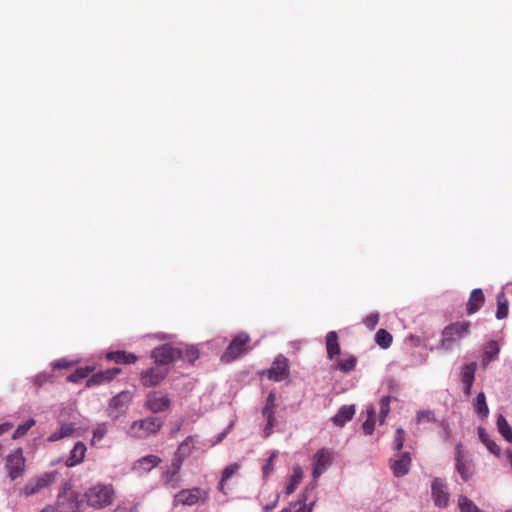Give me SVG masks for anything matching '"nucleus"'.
Returning a JSON list of instances; mask_svg holds the SVG:
<instances>
[{"mask_svg": "<svg viewBox=\"0 0 512 512\" xmlns=\"http://www.w3.org/2000/svg\"><path fill=\"white\" fill-rule=\"evenodd\" d=\"M412 463L411 454L408 451L399 452L389 461L390 469L395 477L400 478L407 475Z\"/></svg>", "mask_w": 512, "mask_h": 512, "instance_id": "13", "label": "nucleus"}, {"mask_svg": "<svg viewBox=\"0 0 512 512\" xmlns=\"http://www.w3.org/2000/svg\"><path fill=\"white\" fill-rule=\"evenodd\" d=\"M277 503H278V498H277L275 501H273V502H271V503L267 504V505L264 507V510H265V511H269V510L274 509V508L276 507Z\"/></svg>", "mask_w": 512, "mask_h": 512, "instance_id": "56", "label": "nucleus"}, {"mask_svg": "<svg viewBox=\"0 0 512 512\" xmlns=\"http://www.w3.org/2000/svg\"><path fill=\"white\" fill-rule=\"evenodd\" d=\"M432 498L437 507L444 508L449 503V493L442 479L435 478L431 485Z\"/></svg>", "mask_w": 512, "mask_h": 512, "instance_id": "17", "label": "nucleus"}, {"mask_svg": "<svg viewBox=\"0 0 512 512\" xmlns=\"http://www.w3.org/2000/svg\"><path fill=\"white\" fill-rule=\"evenodd\" d=\"M55 382L56 376L53 372H40L33 378V384L37 389L41 388L47 383L53 384Z\"/></svg>", "mask_w": 512, "mask_h": 512, "instance_id": "37", "label": "nucleus"}, {"mask_svg": "<svg viewBox=\"0 0 512 512\" xmlns=\"http://www.w3.org/2000/svg\"><path fill=\"white\" fill-rule=\"evenodd\" d=\"M113 512H128V508L125 506H117Z\"/></svg>", "mask_w": 512, "mask_h": 512, "instance_id": "58", "label": "nucleus"}, {"mask_svg": "<svg viewBox=\"0 0 512 512\" xmlns=\"http://www.w3.org/2000/svg\"><path fill=\"white\" fill-rule=\"evenodd\" d=\"M106 433H107V428H106L105 424H100L93 430V436H94V438H97L98 440H101L105 436Z\"/></svg>", "mask_w": 512, "mask_h": 512, "instance_id": "51", "label": "nucleus"}, {"mask_svg": "<svg viewBox=\"0 0 512 512\" xmlns=\"http://www.w3.org/2000/svg\"><path fill=\"white\" fill-rule=\"evenodd\" d=\"M250 336L241 332L238 333L229 343L228 347L222 355V360L225 362H231L238 358L240 355L245 353L246 345L250 342Z\"/></svg>", "mask_w": 512, "mask_h": 512, "instance_id": "7", "label": "nucleus"}, {"mask_svg": "<svg viewBox=\"0 0 512 512\" xmlns=\"http://www.w3.org/2000/svg\"><path fill=\"white\" fill-rule=\"evenodd\" d=\"M75 365V362L66 358L58 359L51 363L52 370L68 369Z\"/></svg>", "mask_w": 512, "mask_h": 512, "instance_id": "47", "label": "nucleus"}, {"mask_svg": "<svg viewBox=\"0 0 512 512\" xmlns=\"http://www.w3.org/2000/svg\"><path fill=\"white\" fill-rule=\"evenodd\" d=\"M121 372L119 367L108 368L106 370L99 371L94 373L90 378L86 381V387L91 388L94 386L102 385L105 383L111 382L116 375Z\"/></svg>", "mask_w": 512, "mask_h": 512, "instance_id": "18", "label": "nucleus"}, {"mask_svg": "<svg viewBox=\"0 0 512 512\" xmlns=\"http://www.w3.org/2000/svg\"><path fill=\"white\" fill-rule=\"evenodd\" d=\"M455 462L456 470L461 479L464 482L469 481L475 473V466L472 459L466 456L461 443H458L455 447Z\"/></svg>", "mask_w": 512, "mask_h": 512, "instance_id": "6", "label": "nucleus"}, {"mask_svg": "<svg viewBox=\"0 0 512 512\" xmlns=\"http://www.w3.org/2000/svg\"><path fill=\"white\" fill-rule=\"evenodd\" d=\"M176 348V356L179 360L194 364L199 358V349L195 345L177 346Z\"/></svg>", "mask_w": 512, "mask_h": 512, "instance_id": "23", "label": "nucleus"}, {"mask_svg": "<svg viewBox=\"0 0 512 512\" xmlns=\"http://www.w3.org/2000/svg\"><path fill=\"white\" fill-rule=\"evenodd\" d=\"M128 512H139L137 505H134V506L128 508Z\"/></svg>", "mask_w": 512, "mask_h": 512, "instance_id": "62", "label": "nucleus"}, {"mask_svg": "<svg viewBox=\"0 0 512 512\" xmlns=\"http://www.w3.org/2000/svg\"><path fill=\"white\" fill-rule=\"evenodd\" d=\"M170 399L167 395H163L161 392L154 391L148 394L146 400V406L154 413L163 412L170 406Z\"/></svg>", "mask_w": 512, "mask_h": 512, "instance_id": "16", "label": "nucleus"}, {"mask_svg": "<svg viewBox=\"0 0 512 512\" xmlns=\"http://www.w3.org/2000/svg\"><path fill=\"white\" fill-rule=\"evenodd\" d=\"M168 373V367H150L141 372L140 381L145 387H154L159 385L166 378Z\"/></svg>", "mask_w": 512, "mask_h": 512, "instance_id": "14", "label": "nucleus"}, {"mask_svg": "<svg viewBox=\"0 0 512 512\" xmlns=\"http://www.w3.org/2000/svg\"><path fill=\"white\" fill-rule=\"evenodd\" d=\"M376 411L373 406L367 409V419H375Z\"/></svg>", "mask_w": 512, "mask_h": 512, "instance_id": "55", "label": "nucleus"}, {"mask_svg": "<svg viewBox=\"0 0 512 512\" xmlns=\"http://www.w3.org/2000/svg\"><path fill=\"white\" fill-rule=\"evenodd\" d=\"M273 427H274V426H269V425H268V422L266 423V426H265L264 432L266 433V435H267V436L271 433V430L273 429Z\"/></svg>", "mask_w": 512, "mask_h": 512, "instance_id": "59", "label": "nucleus"}, {"mask_svg": "<svg viewBox=\"0 0 512 512\" xmlns=\"http://www.w3.org/2000/svg\"><path fill=\"white\" fill-rule=\"evenodd\" d=\"M262 374L275 382L288 378L290 375L288 359L284 355L279 354L275 357L271 367L263 371Z\"/></svg>", "mask_w": 512, "mask_h": 512, "instance_id": "9", "label": "nucleus"}, {"mask_svg": "<svg viewBox=\"0 0 512 512\" xmlns=\"http://www.w3.org/2000/svg\"><path fill=\"white\" fill-rule=\"evenodd\" d=\"M13 427V424L10 422H5L0 424V436L5 432H8Z\"/></svg>", "mask_w": 512, "mask_h": 512, "instance_id": "54", "label": "nucleus"}, {"mask_svg": "<svg viewBox=\"0 0 512 512\" xmlns=\"http://www.w3.org/2000/svg\"><path fill=\"white\" fill-rule=\"evenodd\" d=\"M460 512H483L475 503L466 496H460L458 499Z\"/></svg>", "mask_w": 512, "mask_h": 512, "instance_id": "40", "label": "nucleus"}, {"mask_svg": "<svg viewBox=\"0 0 512 512\" xmlns=\"http://www.w3.org/2000/svg\"><path fill=\"white\" fill-rule=\"evenodd\" d=\"M417 421L418 423H421V422H436V417H435V414L433 411L431 410H423V411H419L417 413Z\"/></svg>", "mask_w": 512, "mask_h": 512, "instance_id": "46", "label": "nucleus"}, {"mask_svg": "<svg viewBox=\"0 0 512 512\" xmlns=\"http://www.w3.org/2000/svg\"><path fill=\"white\" fill-rule=\"evenodd\" d=\"M477 369V364L475 362L464 364L461 368V381L464 385L463 393L466 397L471 395V389L473 383L475 381V372Z\"/></svg>", "mask_w": 512, "mask_h": 512, "instance_id": "19", "label": "nucleus"}, {"mask_svg": "<svg viewBox=\"0 0 512 512\" xmlns=\"http://www.w3.org/2000/svg\"><path fill=\"white\" fill-rule=\"evenodd\" d=\"M390 401H391V397L388 395L383 396L379 401V405H380L379 423L380 424H384L385 419L390 412Z\"/></svg>", "mask_w": 512, "mask_h": 512, "instance_id": "42", "label": "nucleus"}, {"mask_svg": "<svg viewBox=\"0 0 512 512\" xmlns=\"http://www.w3.org/2000/svg\"><path fill=\"white\" fill-rule=\"evenodd\" d=\"M83 499L78 492L72 489L70 482H64L57 495V509L59 512H79Z\"/></svg>", "mask_w": 512, "mask_h": 512, "instance_id": "1", "label": "nucleus"}, {"mask_svg": "<svg viewBox=\"0 0 512 512\" xmlns=\"http://www.w3.org/2000/svg\"><path fill=\"white\" fill-rule=\"evenodd\" d=\"M500 347L497 341L491 340L487 343V346L482 355V365L486 368L492 361L498 359Z\"/></svg>", "mask_w": 512, "mask_h": 512, "instance_id": "27", "label": "nucleus"}, {"mask_svg": "<svg viewBox=\"0 0 512 512\" xmlns=\"http://www.w3.org/2000/svg\"><path fill=\"white\" fill-rule=\"evenodd\" d=\"M25 463L26 459L22 448H17L13 453L6 456L5 469L10 480L14 481L24 474Z\"/></svg>", "mask_w": 512, "mask_h": 512, "instance_id": "5", "label": "nucleus"}, {"mask_svg": "<svg viewBox=\"0 0 512 512\" xmlns=\"http://www.w3.org/2000/svg\"><path fill=\"white\" fill-rule=\"evenodd\" d=\"M277 455L278 452L276 450L272 451L262 466V476L264 480H267L271 473L274 471V460L276 459Z\"/></svg>", "mask_w": 512, "mask_h": 512, "instance_id": "41", "label": "nucleus"}, {"mask_svg": "<svg viewBox=\"0 0 512 512\" xmlns=\"http://www.w3.org/2000/svg\"><path fill=\"white\" fill-rule=\"evenodd\" d=\"M133 399V392L130 390H123L115 395L109 402L108 409L109 415L118 419L124 415L129 408V405Z\"/></svg>", "mask_w": 512, "mask_h": 512, "instance_id": "8", "label": "nucleus"}, {"mask_svg": "<svg viewBox=\"0 0 512 512\" xmlns=\"http://www.w3.org/2000/svg\"><path fill=\"white\" fill-rule=\"evenodd\" d=\"M357 358L353 355L349 356L346 359H341L337 363V369H339L343 373H350L356 368Z\"/></svg>", "mask_w": 512, "mask_h": 512, "instance_id": "38", "label": "nucleus"}, {"mask_svg": "<svg viewBox=\"0 0 512 512\" xmlns=\"http://www.w3.org/2000/svg\"><path fill=\"white\" fill-rule=\"evenodd\" d=\"M507 461L509 462V464L511 465L512 467V451L511 450H508L507 451Z\"/></svg>", "mask_w": 512, "mask_h": 512, "instance_id": "60", "label": "nucleus"}, {"mask_svg": "<svg viewBox=\"0 0 512 512\" xmlns=\"http://www.w3.org/2000/svg\"><path fill=\"white\" fill-rule=\"evenodd\" d=\"M326 349L327 357L332 360L341 353V348L338 343V335L335 331H330L326 334Z\"/></svg>", "mask_w": 512, "mask_h": 512, "instance_id": "28", "label": "nucleus"}, {"mask_svg": "<svg viewBox=\"0 0 512 512\" xmlns=\"http://www.w3.org/2000/svg\"><path fill=\"white\" fill-rule=\"evenodd\" d=\"M303 478V470L300 465H294L293 466V473L289 477V482L285 487V494L291 495L295 492L298 485L301 483Z\"/></svg>", "mask_w": 512, "mask_h": 512, "instance_id": "29", "label": "nucleus"}, {"mask_svg": "<svg viewBox=\"0 0 512 512\" xmlns=\"http://www.w3.org/2000/svg\"><path fill=\"white\" fill-rule=\"evenodd\" d=\"M209 500V492L198 487L182 489L175 494L173 505L194 506L198 503L205 504Z\"/></svg>", "mask_w": 512, "mask_h": 512, "instance_id": "4", "label": "nucleus"}, {"mask_svg": "<svg viewBox=\"0 0 512 512\" xmlns=\"http://www.w3.org/2000/svg\"><path fill=\"white\" fill-rule=\"evenodd\" d=\"M485 302V296L480 288L473 289L466 305V311L472 315L480 310Z\"/></svg>", "mask_w": 512, "mask_h": 512, "instance_id": "20", "label": "nucleus"}, {"mask_svg": "<svg viewBox=\"0 0 512 512\" xmlns=\"http://www.w3.org/2000/svg\"><path fill=\"white\" fill-rule=\"evenodd\" d=\"M405 442V431L403 428L399 427L396 429L393 439L392 448L397 453L402 452V448Z\"/></svg>", "mask_w": 512, "mask_h": 512, "instance_id": "43", "label": "nucleus"}, {"mask_svg": "<svg viewBox=\"0 0 512 512\" xmlns=\"http://www.w3.org/2000/svg\"><path fill=\"white\" fill-rule=\"evenodd\" d=\"M362 429L366 435H371L375 429V419H366L362 424Z\"/></svg>", "mask_w": 512, "mask_h": 512, "instance_id": "50", "label": "nucleus"}, {"mask_svg": "<svg viewBox=\"0 0 512 512\" xmlns=\"http://www.w3.org/2000/svg\"><path fill=\"white\" fill-rule=\"evenodd\" d=\"M163 425V421L159 417H147L140 421H136L133 427L139 426L140 429L145 430L146 434L157 432Z\"/></svg>", "mask_w": 512, "mask_h": 512, "instance_id": "26", "label": "nucleus"}, {"mask_svg": "<svg viewBox=\"0 0 512 512\" xmlns=\"http://www.w3.org/2000/svg\"><path fill=\"white\" fill-rule=\"evenodd\" d=\"M393 337L390 332L386 329H379L375 334V342L383 349H387L391 346Z\"/></svg>", "mask_w": 512, "mask_h": 512, "instance_id": "36", "label": "nucleus"}, {"mask_svg": "<svg viewBox=\"0 0 512 512\" xmlns=\"http://www.w3.org/2000/svg\"><path fill=\"white\" fill-rule=\"evenodd\" d=\"M231 427H232V424H230L225 430L220 432L217 435L216 439L213 441L212 445H216V444H219L220 442H222L226 438V436L229 433Z\"/></svg>", "mask_w": 512, "mask_h": 512, "instance_id": "52", "label": "nucleus"}, {"mask_svg": "<svg viewBox=\"0 0 512 512\" xmlns=\"http://www.w3.org/2000/svg\"><path fill=\"white\" fill-rule=\"evenodd\" d=\"M191 441V437H187L179 446V451H182L187 445L188 443Z\"/></svg>", "mask_w": 512, "mask_h": 512, "instance_id": "57", "label": "nucleus"}, {"mask_svg": "<svg viewBox=\"0 0 512 512\" xmlns=\"http://www.w3.org/2000/svg\"><path fill=\"white\" fill-rule=\"evenodd\" d=\"M275 401H276V394L274 391H270L266 398L265 405L262 408V415L266 419V421H268L269 426L276 425Z\"/></svg>", "mask_w": 512, "mask_h": 512, "instance_id": "21", "label": "nucleus"}, {"mask_svg": "<svg viewBox=\"0 0 512 512\" xmlns=\"http://www.w3.org/2000/svg\"><path fill=\"white\" fill-rule=\"evenodd\" d=\"M379 322V314L378 313H370L363 319V324L369 329H375L376 325Z\"/></svg>", "mask_w": 512, "mask_h": 512, "instance_id": "48", "label": "nucleus"}, {"mask_svg": "<svg viewBox=\"0 0 512 512\" xmlns=\"http://www.w3.org/2000/svg\"><path fill=\"white\" fill-rule=\"evenodd\" d=\"M316 484H310L307 486L302 493L299 503L302 504L295 512H311V507H307L308 492L315 488Z\"/></svg>", "mask_w": 512, "mask_h": 512, "instance_id": "44", "label": "nucleus"}, {"mask_svg": "<svg viewBox=\"0 0 512 512\" xmlns=\"http://www.w3.org/2000/svg\"><path fill=\"white\" fill-rule=\"evenodd\" d=\"M57 474L56 471H50L30 479L23 488L24 494L26 496L37 494L52 484L56 480Z\"/></svg>", "mask_w": 512, "mask_h": 512, "instance_id": "10", "label": "nucleus"}, {"mask_svg": "<svg viewBox=\"0 0 512 512\" xmlns=\"http://www.w3.org/2000/svg\"><path fill=\"white\" fill-rule=\"evenodd\" d=\"M87 448L83 442H77L73 449L70 451V455L67 458L65 465L67 467H73L81 463L85 457Z\"/></svg>", "mask_w": 512, "mask_h": 512, "instance_id": "25", "label": "nucleus"}, {"mask_svg": "<svg viewBox=\"0 0 512 512\" xmlns=\"http://www.w3.org/2000/svg\"><path fill=\"white\" fill-rule=\"evenodd\" d=\"M63 435L61 434V432L59 431V429H57L56 431H54L53 433H51L49 436H48V441L49 442H55V441H58L60 439H63Z\"/></svg>", "mask_w": 512, "mask_h": 512, "instance_id": "53", "label": "nucleus"}, {"mask_svg": "<svg viewBox=\"0 0 512 512\" xmlns=\"http://www.w3.org/2000/svg\"><path fill=\"white\" fill-rule=\"evenodd\" d=\"M355 411V405H343L339 408L338 412L332 417L331 420L334 425L343 427L353 418Z\"/></svg>", "mask_w": 512, "mask_h": 512, "instance_id": "22", "label": "nucleus"}, {"mask_svg": "<svg viewBox=\"0 0 512 512\" xmlns=\"http://www.w3.org/2000/svg\"><path fill=\"white\" fill-rule=\"evenodd\" d=\"M182 463L183 458L181 456H177L172 460L170 465L161 467V480L165 486L175 489L180 485V479L177 476L181 470Z\"/></svg>", "mask_w": 512, "mask_h": 512, "instance_id": "11", "label": "nucleus"}, {"mask_svg": "<svg viewBox=\"0 0 512 512\" xmlns=\"http://www.w3.org/2000/svg\"><path fill=\"white\" fill-rule=\"evenodd\" d=\"M496 299H497V310H496L495 316L498 320H501L508 316L509 301L503 291H501L497 294Z\"/></svg>", "mask_w": 512, "mask_h": 512, "instance_id": "32", "label": "nucleus"}, {"mask_svg": "<svg viewBox=\"0 0 512 512\" xmlns=\"http://www.w3.org/2000/svg\"><path fill=\"white\" fill-rule=\"evenodd\" d=\"M176 350L177 348L170 344H163L152 351V357L157 366L168 367L170 363L177 360Z\"/></svg>", "mask_w": 512, "mask_h": 512, "instance_id": "15", "label": "nucleus"}, {"mask_svg": "<svg viewBox=\"0 0 512 512\" xmlns=\"http://www.w3.org/2000/svg\"><path fill=\"white\" fill-rule=\"evenodd\" d=\"M471 322H453L447 325L443 331L440 340V347L450 350L454 343L458 342L470 332Z\"/></svg>", "mask_w": 512, "mask_h": 512, "instance_id": "3", "label": "nucleus"}, {"mask_svg": "<svg viewBox=\"0 0 512 512\" xmlns=\"http://www.w3.org/2000/svg\"><path fill=\"white\" fill-rule=\"evenodd\" d=\"M36 424V420L34 418H29L24 423L19 424L15 431L13 432L12 438L18 439L27 434V432Z\"/></svg>", "mask_w": 512, "mask_h": 512, "instance_id": "39", "label": "nucleus"}, {"mask_svg": "<svg viewBox=\"0 0 512 512\" xmlns=\"http://www.w3.org/2000/svg\"><path fill=\"white\" fill-rule=\"evenodd\" d=\"M94 370L92 366L79 367L67 377V381L71 383H79L83 379L87 378L89 374Z\"/></svg>", "mask_w": 512, "mask_h": 512, "instance_id": "35", "label": "nucleus"}, {"mask_svg": "<svg viewBox=\"0 0 512 512\" xmlns=\"http://www.w3.org/2000/svg\"><path fill=\"white\" fill-rule=\"evenodd\" d=\"M224 483L225 482H222V478L220 479L219 483H218V489L219 491L221 492H224Z\"/></svg>", "mask_w": 512, "mask_h": 512, "instance_id": "61", "label": "nucleus"}, {"mask_svg": "<svg viewBox=\"0 0 512 512\" xmlns=\"http://www.w3.org/2000/svg\"><path fill=\"white\" fill-rule=\"evenodd\" d=\"M114 490L111 485L97 484L90 487L84 494L87 505L101 509L110 505L113 501Z\"/></svg>", "mask_w": 512, "mask_h": 512, "instance_id": "2", "label": "nucleus"}, {"mask_svg": "<svg viewBox=\"0 0 512 512\" xmlns=\"http://www.w3.org/2000/svg\"><path fill=\"white\" fill-rule=\"evenodd\" d=\"M59 431L61 432V434L63 435L64 438L71 436L75 431V424L74 423H63L60 426Z\"/></svg>", "mask_w": 512, "mask_h": 512, "instance_id": "49", "label": "nucleus"}, {"mask_svg": "<svg viewBox=\"0 0 512 512\" xmlns=\"http://www.w3.org/2000/svg\"><path fill=\"white\" fill-rule=\"evenodd\" d=\"M280 512H292L291 508H284Z\"/></svg>", "mask_w": 512, "mask_h": 512, "instance_id": "64", "label": "nucleus"}, {"mask_svg": "<svg viewBox=\"0 0 512 512\" xmlns=\"http://www.w3.org/2000/svg\"><path fill=\"white\" fill-rule=\"evenodd\" d=\"M473 407L475 410V413L478 415L479 418L485 419L489 414V408L486 403V396L484 392H480L476 398L474 399Z\"/></svg>", "mask_w": 512, "mask_h": 512, "instance_id": "31", "label": "nucleus"}, {"mask_svg": "<svg viewBox=\"0 0 512 512\" xmlns=\"http://www.w3.org/2000/svg\"><path fill=\"white\" fill-rule=\"evenodd\" d=\"M441 426L443 427V429L447 430L448 429V424L445 422V421H442L441 422Z\"/></svg>", "mask_w": 512, "mask_h": 512, "instance_id": "63", "label": "nucleus"}, {"mask_svg": "<svg viewBox=\"0 0 512 512\" xmlns=\"http://www.w3.org/2000/svg\"><path fill=\"white\" fill-rule=\"evenodd\" d=\"M333 461L332 452L327 448L319 449L312 458V476L318 479Z\"/></svg>", "mask_w": 512, "mask_h": 512, "instance_id": "12", "label": "nucleus"}, {"mask_svg": "<svg viewBox=\"0 0 512 512\" xmlns=\"http://www.w3.org/2000/svg\"><path fill=\"white\" fill-rule=\"evenodd\" d=\"M106 359L114 361L117 364H132L135 363L138 358L134 353L117 350L107 353Z\"/></svg>", "mask_w": 512, "mask_h": 512, "instance_id": "24", "label": "nucleus"}, {"mask_svg": "<svg viewBox=\"0 0 512 512\" xmlns=\"http://www.w3.org/2000/svg\"><path fill=\"white\" fill-rule=\"evenodd\" d=\"M496 424L499 433L504 437V439L509 443H512V428L502 414L497 416Z\"/></svg>", "mask_w": 512, "mask_h": 512, "instance_id": "34", "label": "nucleus"}, {"mask_svg": "<svg viewBox=\"0 0 512 512\" xmlns=\"http://www.w3.org/2000/svg\"><path fill=\"white\" fill-rule=\"evenodd\" d=\"M478 436L481 442L486 446L490 453L494 454L495 456H500V447L496 444L495 441H493L490 438L485 428L478 427Z\"/></svg>", "mask_w": 512, "mask_h": 512, "instance_id": "30", "label": "nucleus"}, {"mask_svg": "<svg viewBox=\"0 0 512 512\" xmlns=\"http://www.w3.org/2000/svg\"><path fill=\"white\" fill-rule=\"evenodd\" d=\"M239 469L240 465L238 463H231L227 465L222 471V482L229 480Z\"/></svg>", "mask_w": 512, "mask_h": 512, "instance_id": "45", "label": "nucleus"}, {"mask_svg": "<svg viewBox=\"0 0 512 512\" xmlns=\"http://www.w3.org/2000/svg\"><path fill=\"white\" fill-rule=\"evenodd\" d=\"M161 462V459L156 455H147L137 461L136 469L143 470L145 472L151 471Z\"/></svg>", "mask_w": 512, "mask_h": 512, "instance_id": "33", "label": "nucleus"}]
</instances>
